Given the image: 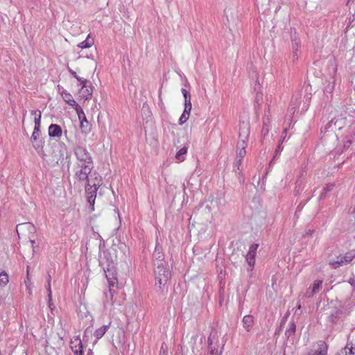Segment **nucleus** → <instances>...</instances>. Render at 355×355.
I'll list each match as a JSON object with an SVG mask.
<instances>
[{
	"label": "nucleus",
	"instance_id": "3",
	"mask_svg": "<svg viewBox=\"0 0 355 355\" xmlns=\"http://www.w3.org/2000/svg\"><path fill=\"white\" fill-rule=\"evenodd\" d=\"M101 184V180L99 178L82 184L85 185L87 202L89 204L91 211L94 210V203L96 198V192Z\"/></svg>",
	"mask_w": 355,
	"mask_h": 355
},
{
	"label": "nucleus",
	"instance_id": "41",
	"mask_svg": "<svg viewBox=\"0 0 355 355\" xmlns=\"http://www.w3.org/2000/svg\"><path fill=\"white\" fill-rule=\"evenodd\" d=\"M258 91L259 92H261V87L259 84V82L258 80H256L254 86V92H256L257 94Z\"/></svg>",
	"mask_w": 355,
	"mask_h": 355
},
{
	"label": "nucleus",
	"instance_id": "20",
	"mask_svg": "<svg viewBox=\"0 0 355 355\" xmlns=\"http://www.w3.org/2000/svg\"><path fill=\"white\" fill-rule=\"evenodd\" d=\"M153 257L154 266L166 264V261H164V254L162 252L154 251Z\"/></svg>",
	"mask_w": 355,
	"mask_h": 355
},
{
	"label": "nucleus",
	"instance_id": "16",
	"mask_svg": "<svg viewBox=\"0 0 355 355\" xmlns=\"http://www.w3.org/2000/svg\"><path fill=\"white\" fill-rule=\"evenodd\" d=\"M254 323V318L252 315H246L243 318L242 324L247 332H250Z\"/></svg>",
	"mask_w": 355,
	"mask_h": 355
},
{
	"label": "nucleus",
	"instance_id": "25",
	"mask_svg": "<svg viewBox=\"0 0 355 355\" xmlns=\"http://www.w3.org/2000/svg\"><path fill=\"white\" fill-rule=\"evenodd\" d=\"M296 325L293 320L290 321L288 323V326L285 331V335L289 338L291 336H293L295 333Z\"/></svg>",
	"mask_w": 355,
	"mask_h": 355
},
{
	"label": "nucleus",
	"instance_id": "5",
	"mask_svg": "<svg viewBox=\"0 0 355 355\" xmlns=\"http://www.w3.org/2000/svg\"><path fill=\"white\" fill-rule=\"evenodd\" d=\"M218 334L216 330H212L208 337L207 343L209 347L208 355H221L225 345L224 342L219 343Z\"/></svg>",
	"mask_w": 355,
	"mask_h": 355
},
{
	"label": "nucleus",
	"instance_id": "10",
	"mask_svg": "<svg viewBox=\"0 0 355 355\" xmlns=\"http://www.w3.org/2000/svg\"><path fill=\"white\" fill-rule=\"evenodd\" d=\"M345 124V119L342 117L332 119L322 130V132H327L329 129L341 130Z\"/></svg>",
	"mask_w": 355,
	"mask_h": 355
},
{
	"label": "nucleus",
	"instance_id": "6",
	"mask_svg": "<svg viewBox=\"0 0 355 355\" xmlns=\"http://www.w3.org/2000/svg\"><path fill=\"white\" fill-rule=\"evenodd\" d=\"M329 73V79L326 81V84L324 87V93L326 94H331L337 82L340 80L337 76V66L334 61L330 62Z\"/></svg>",
	"mask_w": 355,
	"mask_h": 355
},
{
	"label": "nucleus",
	"instance_id": "46",
	"mask_svg": "<svg viewBox=\"0 0 355 355\" xmlns=\"http://www.w3.org/2000/svg\"><path fill=\"white\" fill-rule=\"evenodd\" d=\"M349 352L347 351L345 352V355H355V348H353L352 347L349 349H348Z\"/></svg>",
	"mask_w": 355,
	"mask_h": 355
},
{
	"label": "nucleus",
	"instance_id": "33",
	"mask_svg": "<svg viewBox=\"0 0 355 355\" xmlns=\"http://www.w3.org/2000/svg\"><path fill=\"white\" fill-rule=\"evenodd\" d=\"M76 79L80 83V84L82 85L83 89L87 88L89 87V84L90 83V82L88 81L87 80H86L83 78L79 77V76L76 77Z\"/></svg>",
	"mask_w": 355,
	"mask_h": 355
},
{
	"label": "nucleus",
	"instance_id": "28",
	"mask_svg": "<svg viewBox=\"0 0 355 355\" xmlns=\"http://www.w3.org/2000/svg\"><path fill=\"white\" fill-rule=\"evenodd\" d=\"M334 187V183H330V184H327L322 189V191L321 192V193L319 196V200H323L324 198H325L327 193L328 192L331 191L333 189Z\"/></svg>",
	"mask_w": 355,
	"mask_h": 355
},
{
	"label": "nucleus",
	"instance_id": "9",
	"mask_svg": "<svg viewBox=\"0 0 355 355\" xmlns=\"http://www.w3.org/2000/svg\"><path fill=\"white\" fill-rule=\"evenodd\" d=\"M355 257V252H348L344 256H339L336 260L331 261L330 265L332 268L336 269L349 263Z\"/></svg>",
	"mask_w": 355,
	"mask_h": 355
},
{
	"label": "nucleus",
	"instance_id": "51",
	"mask_svg": "<svg viewBox=\"0 0 355 355\" xmlns=\"http://www.w3.org/2000/svg\"><path fill=\"white\" fill-rule=\"evenodd\" d=\"M308 107H309V103H307V105H304L303 106V107L302 108V110L304 111V112H306L307 110H308Z\"/></svg>",
	"mask_w": 355,
	"mask_h": 355
},
{
	"label": "nucleus",
	"instance_id": "54",
	"mask_svg": "<svg viewBox=\"0 0 355 355\" xmlns=\"http://www.w3.org/2000/svg\"><path fill=\"white\" fill-rule=\"evenodd\" d=\"M109 291H110V294L111 297H112L113 295H112V289L110 288Z\"/></svg>",
	"mask_w": 355,
	"mask_h": 355
},
{
	"label": "nucleus",
	"instance_id": "40",
	"mask_svg": "<svg viewBox=\"0 0 355 355\" xmlns=\"http://www.w3.org/2000/svg\"><path fill=\"white\" fill-rule=\"evenodd\" d=\"M242 160H243V159L237 158L236 157V161H235V162L234 164V169L236 168L237 170H240L239 167H240V166H241V164L242 163Z\"/></svg>",
	"mask_w": 355,
	"mask_h": 355
},
{
	"label": "nucleus",
	"instance_id": "8",
	"mask_svg": "<svg viewBox=\"0 0 355 355\" xmlns=\"http://www.w3.org/2000/svg\"><path fill=\"white\" fill-rule=\"evenodd\" d=\"M259 247V244H252L248 250L247 254L245 255V261L247 263V271L252 272L254 270L255 265V257L257 255V250Z\"/></svg>",
	"mask_w": 355,
	"mask_h": 355
},
{
	"label": "nucleus",
	"instance_id": "39",
	"mask_svg": "<svg viewBox=\"0 0 355 355\" xmlns=\"http://www.w3.org/2000/svg\"><path fill=\"white\" fill-rule=\"evenodd\" d=\"M19 225H18L17 226V228L18 227V226H19ZM20 225H24V226H26V227L29 230V231H30L31 232H35V226H34L33 224L30 223H24V224H21Z\"/></svg>",
	"mask_w": 355,
	"mask_h": 355
},
{
	"label": "nucleus",
	"instance_id": "47",
	"mask_svg": "<svg viewBox=\"0 0 355 355\" xmlns=\"http://www.w3.org/2000/svg\"><path fill=\"white\" fill-rule=\"evenodd\" d=\"M282 150V148L281 147V144H279L278 146L277 147L276 150H275V155L273 159L278 155V153H279L281 152Z\"/></svg>",
	"mask_w": 355,
	"mask_h": 355
},
{
	"label": "nucleus",
	"instance_id": "34",
	"mask_svg": "<svg viewBox=\"0 0 355 355\" xmlns=\"http://www.w3.org/2000/svg\"><path fill=\"white\" fill-rule=\"evenodd\" d=\"M192 105L191 101H184V113L190 114L191 110Z\"/></svg>",
	"mask_w": 355,
	"mask_h": 355
},
{
	"label": "nucleus",
	"instance_id": "60",
	"mask_svg": "<svg viewBox=\"0 0 355 355\" xmlns=\"http://www.w3.org/2000/svg\"><path fill=\"white\" fill-rule=\"evenodd\" d=\"M168 2H171L172 0H166Z\"/></svg>",
	"mask_w": 355,
	"mask_h": 355
},
{
	"label": "nucleus",
	"instance_id": "26",
	"mask_svg": "<svg viewBox=\"0 0 355 355\" xmlns=\"http://www.w3.org/2000/svg\"><path fill=\"white\" fill-rule=\"evenodd\" d=\"M51 277L50 275H48L47 277V284L46 285V288L48 292V298H49V307L51 309L52 305V292L51 288Z\"/></svg>",
	"mask_w": 355,
	"mask_h": 355
},
{
	"label": "nucleus",
	"instance_id": "35",
	"mask_svg": "<svg viewBox=\"0 0 355 355\" xmlns=\"http://www.w3.org/2000/svg\"><path fill=\"white\" fill-rule=\"evenodd\" d=\"M263 101V94L261 92H257V93L255 95V103L260 106Z\"/></svg>",
	"mask_w": 355,
	"mask_h": 355
},
{
	"label": "nucleus",
	"instance_id": "31",
	"mask_svg": "<svg viewBox=\"0 0 355 355\" xmlns=\"http://www.w3.org/2000/svg\"><path fill=\"white\" fill-rule=\"evenodd\" d=\"M75 110L77 112V114L78 116V119L80 120V121L81 122L82 121H88L87 120V118L85 115V113L83 110V109L81 108V107L78 105H77L76 107H75Z\"/></svg>",
	"mask_w": 355,
	"mask_h": 355
},
{
	"label": "nucleus",
	"instance_id": "24",
	"mask_svg": "<svg viewBox=\"0 0 355 355\" xmlns=\"http://www.w3.org/2000/svg\"><path fill=\"white\" fill-rule=\"evenodd\" d=\"M188 148L187 147H182L180 148L175 155L176 159L179 162H183L186 159V155L187 153Z\"/></svg>",
	"mask_w": 355,
	"mask_h": 355
},
{
	"label": "nucleus",
	"instance_id": "30",
	"mask_svg": "<svg viewBox=\"0 0 355 355\" xmlns=\"http://www.w3.org/2000/svg\"><path fill=\"white\" fill-rule=\"evenodd\" d=\"M80 129L82 132L87 135L91 131V124L89 121H81L80 122Z\"/></svg>",
	"mask_w": 355,
	"mask_h": 355
},
{
	"label": "nucleus",
	"instance_id": "27",
	"mask_svg": "<svg viewBox=\"0 0 355 355\" xmlns=\"http://www.w3.org/2000/svg\"><path fill=\"white\" fill-rule=\"evenodd\" d=\"M92 95V89L91 87V83L89 84V87L87 88H81V96L85 100L89 99Z\"/></svg>",
	"mask_w": 355,
	"mask_h": 355
},
{
	"label": "nucleus",
	"instance_id": "38",
	"mask_svg": "<svg viewBox=\"0 0 355 355\" xmlns=\"http://www.w3.org/2000/svg\"><path fill=\"white\" fill-rule=\"evenodd\" d=\"M181 92H182V94L184 96V101H191V96H190V94L189 93V92L185 89H181Z\"/></svg>",
	"mask_w": 355,
	"mask_h": 355
},
{
	"label": "nucleus",
	"instance_id": "18",
	"mask_svg": "<svg viewBox=\"0 0 355 355\" xmlns=\"http://www.w3.org/2000/svg\"><path fill=\"white\" fill-rule=\"evenodd\" d=\"M300 98V94L293 96L288 109V112L290 113L291 116L294 114L296 107L299 105Z\"/></svg>",
	"mask_w": 355,
	"mask_h": 355
},
{
	"label": "nucleus",
	"instance_id": "32",
	"mask_svg": "<svg viewBox=\"0 0 355 355\" xmlns=\"http://www.w3.org/2000/svg\"><path fill=\"white\" fill-rule=\"evenodd\" d=\"M9 282L8 275L2 271L0 272V285L6 286Z\"/></svg>",
	"mask_w": 355,
	"mask_h": 355
},
{
	"label": "nucleus",
	"instance_id": "56",
	"mask_svg": "<svg viewBox=\"0 0 355 355\" xmlns=\"http://www.w3.org/2000/svg\"><path fill=\"white\" fill-rule=\"evenodd\" d=\"M310 100H311V97L310 96H307L306 97V101L309 103Z\"/></svg>",
	"mask_w": 355,
	"mask_h": 355
},
{
	"label": "nucleus",
	"instance_id": "42",
	"mask_svg": "<svg viewBox=\"0 0 355 355\" xmlns=\"http://www.w3.org/2000/svg\"><path fill=\"white\" fill-rule=\"evenodd\" d=\"M328 318L330 322H335L338 319V313H332L329 315Z\"/></svg>",
	"mask_w": 355,
	"mask_h": 355
},
{
	"label": "nucleus",
	"instance_id": "52",
	"mask_svg": "<svg viewBox=\"0 0 355 355\" xmlns=\"http://www.w3.org/2000/svg\"><path fill=\"white\" fill-rule=\"evenodd\" d=\"M350 144H351V141H347L346 142V144H345V147H349L350 146Z\"/></svg>",
	"mask_w": 355,
	"mask_h": 355
},
{
	"label": "nucleus",
	"instance_id": "7",
	"mask_svg": "<svg viewBox=\"0 0 355 355\" xmlns=\"http://www.w3.org/2000/svg\"><path fill=\"white\" fill-rule=\"evenodd\" d=\"M323 281L321 279L315 280L306 289L305 292H301L299 294V299L304 300L306 298L313 297L322 288Z\"/></svg>",
	"mask_w": 355,
	"mask_h": 355
},
{
	"label": "nucleus",
	"instance_id": "55",
	"mask_svg": "<svg viewBox=\"0 0 355 355\" xmlns=\"http://www.w3.org/2000/svg\"><path fill=\"white\" fill-rule=\"evenodd\" d=\"M301 309V304L300 302L298 303V305H297V309Z\"/></svg>",
	"mask_w": 355,
	"mask_h": 355
},
{
	"label": "nucleus",
	"instance_id": "58",
	"mask_svg": "<svg viewBox=\"0 0 355 355\" xmlns=\"http://www.w3.org/2000/svg\"><path fill=\"white\" fill-rule=\"evenodd\" d=\"M31 242L32 245H33L35 243V241L34 240H31Z\"/></svg>",
	"mask_w": 355,
	"mask_h": 355
},
{
	"label": "nucleus",
	"instance_id": "19",
	"mask_svg": "<svg viewBox=\"0 0 355 355\" xmlns=\"http://www.w3.org/2000/svg\"><path fill=\"white\" fill-rule=\"evenodd\" d=\"M31 141L36 150H39L43 148L44 142L41 139V135L32 134Z\"/></svg>",
	"mask_w": 355,
	"mask_h": 355
},
{
	"label": "nucleus",
	"instance_id": "11",
	"mask_svg": "<svg viewBox=\"0 0 355 355\" xmlns=\"http://www.w3.org/2000/svg\"><path fill=\"white\" fill-rule=\"evenodd\" d=\"M291 48H292V60L293 62H295L300 58L301 54V42L297 36H292L291 37Z\"/></svg>",
	"mask_w": 355,
	"mask_h": 355
},
{
	"label": "nucleus",
	"instance_id": "49",
	"mask_svg": "<svg viewBox=\"0 0 355 355\" xmlns=\"http://www.w3.org/2000/svg\"><path fill=\"white\" fill-rule=\"evenodd\" d=\"M69 71L74 78H76V77H78L76 73L74 71H73L72 69H69Z\"/></svg>",
	"mask_w": 355,
	"mask_h": 355
},
{
	"label": "nucleus",
	"instance_id": "2",
	"mask_svg": "<svg viewBox=\"0 0 355 355\" xmlns=\"http://www.w3.org/2000/svg\"><path fill=\"white\" fill-rule=\"evenodd\" d=\"M155 286L163 291L171 277V271L167 263L155 266Z\"/></svg>",
	"mask_w": 355,
	"mask_h": 355
},
{
	"label": "nucleus",
	"instance_id": "12",
	"mask_svg": "<svg viewBox=\"0 0 355 355\" xmlns=\"http://www.w3.org/2000/svg\"><path fill=\"white\" fill-rule=\"evenodd\" d=\"M327 353V345L324 341H319L313 346V348L308 352L306 355H326Z\"/></svg>",
	"mask_w": 355,
	"mask_h": 355
},
{
	"label": "nucleus",
	"instance_id": "21",
	"mask_svg": "<svg viewBox=\"0 0 355 355\" xmlns=\"http://www.w3.org/2000/svg\"><path fill=\"white\" fill-rule=\"evenodd\" d=\"M247 146V143L245 142H238L237 144V150H236V157L243 159L245 154L246 150L245 148Z\"/></svg>",
	"mask_w": 355,
	"mask_h": 355
},
{
	"label": "nucleus",
	"instance_id": "29",
	"mask_svg": "<svg viewBox=\"0 0 355 355\" xmlns=\"http://www.w3.org/2000/svg\"><path fill=\"white\" fill-rule=\"evenodd\" d=\"M31 115L34 116V123L35 125H40L41 123V118H42V113L40 110H32L31 112Z\"/></svg>",
	"mask_w": 355,
	"mask_h": 355
},
{
	"label": "nucleus",
	"instance_id": "48",
	"mask_svg": "<svg viewBox=\"0 0 355 355\" xmlns=\"http://www.w3.org/2000/svg\"><path fill=\"white\" fill-rule=\"evenodd\" d=\"M162 247L158 243H157L155 248V251L162 252Z\"/></svg>",
	"mask_w": 355,
	"mask_h": 355
},
{
	"label": "nucleus",
	"instance_id": "43",
	"mask_svg": "<svg viewBox=\"0 0 355 355\" xmlns=\"http://www.w3.org/2000/svg\"><path fill=\"white\" fill-rule=\"evenodd\" d=\"M270 123V119L268 116H265L263 119V126L269 127Z\"/></svg>",
	"mask_w": 355,
	"mask_h": 355
},
{
	"label": "nucleus",
	"instance_id": "4",
	"mask_svg": "<svg viewBox=\"0 0 355 355\" xmlns=\"http://www.w3.org/2000/svg\"><path fill=\"white\" fill-rule=\"evenodd\" d=\"M73 152L76 157L74 164H94L92 157L85 146L76 145Z\"/></svg>",
	"mask_w": 355,
	"mask_h": 355
},
{
	"label": "nucleus",
	"instance_id": "50",
	"mask_svg": "<svg viewBox=\"0 0 355 355\" xmlns=\"http://www.w3.org/2000/svg\"><path fill=\"white\" fill-rule=\"evenodd\" d=\"M313 232V230H309L308 231L306 232L305 234L306 236H311Z\"/></svg>",
	"mask_w": 355,
	"mask_h": 355
},
{
	"label": "nucleus",
	"instance_id": "44",
	"mask_svg": "<svg viewBox=\"0 0 355 355\" xmlns=\"http://www.w3.org/2000/svg\"><path fill=\"white\" fill-rule=\"evenodd\" d=\"M269 132V127L263 126L261 130V135L265 137Z\"/></svg>",
	"mask_w": 355,
	"mask_h": 355
},
{
	"label": "nucleus",
	"instance_id": "14",
	"mask_svg": "<svg viewBox=\"0 0 355 355\" xmlns=\"http://www.w3.org/2000/svg\"><path fill=\"white\" fill-rule=\"evenodd\" d=\"M71 349L74 355H83V345L79 336H76L71 340Z\"/></svg>",
	"mask_w": 355,
	"mask_h": 355
},
{
	"label": "nucleus",
	"instance_id": "45",
	"mask_svg": "<svg viewBox=\"0 0 355 355\" xmlns=\"http://www.w3.org/2000/svg\"><path fill=\"white\" fill-rule=\"evenodd\" d=\"M33 134L41 135L40 125H35Z\"/></svg>",
	"mask_w": 355,
	"mask_h": 355
},
{
	"label": "nucleus",
	"instance_id": "1",
	"mask_svg": "<svg viewBox=\"0 0 355 355\" xmlns=\"http://www.w3.org/2000/svg\"><path fill=\"white\" fill-rule=\"evenodd\" d=\"M93 168L94 164H73V171L75 182L83 184L99 178L96 171H93Z\"/></svg>",
	"mask_w": 355,
	"mask_h": 355
},
{
	"label": "nucleus",
	"instance_id": "13",
	"mask_svg": "<svg viewBox=\"0 0 355 355\" xmlns=\"http://www.w3.org/2000/svg\"><path fill=\"white\" fill-rule=\"evenodd\" d=\"M250 133V130L249 124L244 121L241 122L239 124V142L247 143Z\"/></svg>",
	"mask_w": 355,
	"mask_h": 355
},
{
	"label": "nucleus",
	"instance_id": "59",
	"mask_svg": "<svg viewBox=\"0 0 355 355\" xmlns=\"http://www.w3.org/2000/svg\"><path fill=\"white\" fill-rule=\"evenodd\" d=\"M286 131H287V130H286V129H285V130H284V133H285V134H286Z\"/></svg>",
	"mask_w": 355,
	"mask_h": 355
},
{
	"label": "nucleus",
	"instance_id": "57",
	"mask_svg": "<svg viewBox=\"0 0 355 355\" xmlns=\"http://www.w3.org/2000/svg\"><path fill=\"white\" fill-rule=\"evenodd\" d=\"M69 166H70V161L68 162V164H67V168L68 169L69 168Z\"/></svg>",
	"mask_w": 355,
	"mask_h": 355
},
{
	"label": "nucleus",
	"instance_id": "36",
	"mask_svg": "<svg viewBox=\"0 0 355 355\" xmlns=\"http://www.w3.org/2000/svg\"><path fill=\"white\" fill-rule=\"evenodd\" d=\"M189 116V114H185L183 112L179 119V121H178L179 124L180 125L184 124L188 120Z\"/></svg>",
	"mask_w": 355,
	"mask_h": 355
},
{
	"label": "nucleus",
	"instance_id": "37",
	"mask_svg": "<svg viewBox=\"0 0 355 355\" xmlns=\"http://www.w3.org/2000/svg\"><path fill=\"white\" fill-rule=\"evenodd\" d=\"M29 266L27 267V277L26 279L24 280V283L26 284V286L27 288V289L29 291V293L31 294V288H30V286H31V281H30V279L28 277V274H29Z\"/></svg>",
	"mask_w": 355,
	"mask_h": 355
},
{
	"label": "nucleus",
	"instance_id": "22",
	"mask_svg": "<svg viewBox=\"0 0 355 355\" xmlns=\"http://www.w3.org/2000/svg\"><path fill=\"white\" fill-rule=\"evenodd\" d=\"M109 327L110 324H105L95 330L94 335L97 340L101 338L105 335Z\"/></svg>",
	"mask_w": 355,
	"mask_h": 355
},
{
	"label": "nucleus",
	"instance_id": "17",
	"mask_svg": "<svg viewBox=\"0 0 355 355\" xmlns=\"http://www.w3.org/2000/svg\"><path fill=\"white\" fill-rule=\"evenodd\" d=\"M61 96L63 100L70 106L75 108L78 104L76 102V101L73 98L71 94L68 92L66 89H62L60 92Z\"/></svg>",
	"mask_w": 355,
	"mask_h": 355
},
{
	"label": "nucleus",
	"instance_id": "53",
	"mask_svg": "<svg viewBox=\"0 0 355 355\" xmlns=\"http://www.w3.org/2000/svg\"><path fill=\"white\" fill-rule=\"evenodd\" d=\"M349 282H350V284H351L352 285H355V281H354V280H352V281H350Z\"/></svg>",
	"mask_w": 355,
	"mask_h": 355
},
{
	"label": "nucleus",
	"instance_id": "15",
	"mask_svg": "<svg viewBox=\"0 0 355 355\" xmlns=\"http://www.w3.org/2000/svg\"><path fill=\"white\" fill-rule=\"evenodd\" d=\"M48 134L50 137H60L62 134V130L59 125L51 124L48 129Z\"/></svg>",
	"mask_w": 355,
	"mask_h": 355
},
{
	"label": "nucleus",
	"instance_id": "23",
	"mask_svg": "<svg viewBox=\"0 0 355 355\" xmlns=\"http://www.w3.org/2000/svg\"><path fill=\"white\" fill-rule=\"evenodd\" d=\"M94 43V39L91 37L90 35H88L84 41L78 44V46L80 49H87L91 47Z\"/></svg>",
	"mask_w": 355,
	"mask_h": 355
}]
</instances>
